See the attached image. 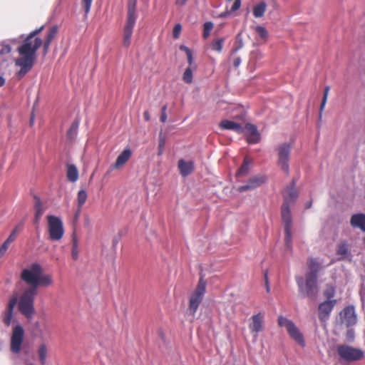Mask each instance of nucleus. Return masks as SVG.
<instances>
[{
  "instance_id": "f257e3e1",
  "label": "nucleus",
  "mask_w": 365,
  "mask_h": 365,
  "mask_svg": "<svg viewBox=\"0 0 365 365\" xmlns=\"http://www.w3.org/2000/svg\"><path fill=\"white\" fill-rule=\"evenodd\" d=\"M43 28L42 26L31 31L17 49L21 56L15 60V65L21 68L16 73L19 78H23L34 66L36 53L43 43L41 38L36 36L41 32Z\"/></svg>"
},
{
  "instance_id": "f03ea898",
  "label": "nucleus",
  "mask_w": 365,
  "mask_h": 365,
  "mask_svg": "<svg viewBox=\"0 0 365 365\" xmlns=\"http://www.w3.org/2000/svg\"><path fill=\"white\" fill-rule=\"evenodd\" d=\"M38 292L35 288H27L18 297L19 312L28 319H32L35 314L34 300Z\"/></svg>"
},
{
  "instance_id": "7ed1b4c3",
  "label": "nucleus",
  "mask_w": 365,
  "mask_h": 365,
  "mask_svg": "<svg viewBox=\"0 0 365 365\" xmlns=\"http://www.w3.org/2000/svg\"><path fill=\"white\" fill-rule=\"evenodd\" d=\"M137 0H129L128 3L127 19L123 28V44L125 47H128L131 43V37L133 28L138 19L136 13Z\"/></svg>"
},
{
  "instance_id": "20e7f679",
  "label": "nucleus",
  "mask_w": 365,
  "mask_h": 365,
  "mask_svg": "<svg viewBox=\"0 0 365 365\" xmlns=\"http://www.w3.org/2000/svg\"><path fill=\"white\" fill-rule=\"evenodd\" d=\"M296 282L299 287V292L302 297L315 299L319 292L317 277L306 275V280L302 276L296 277Z\"/></svg>"
},
{
  "instance_id": "39448f33",
  "label": "nucleus",
  "mask_w": 365,
  "mask_h": 365,
  "mask_svg": "<svg viewBox=\"0 0 365 365\" xmlns=\"http://www.w3.org/2000/svg\"><path fill=\"white\" fill-rule=\"evenodd\" d=\"M207 282L204 279L203 276H201L195 291L191 294L189 299V312L191 315L195 316L197 309L202 302L205 294L206 292Z\"/></svg>"
},
{
  "instance_id": "423d86ee",
  "label": "nucleus",
  "mask_w": 365,
  "mask_h": 365,
  "mask_svg": "<svg viewBox=\"0 0 365 365\" xmlns=\"http://www.w3.org/2000/svg\"><path fill=\"white\" fill-rule=\"evenodd\" d=\"M42 266L37 263H32L28 268H25L21 273V279L27 284L31 285L29 288H35L36 290V283L41 273H43Z\"/></svg>"
},
{
  "instance_id": "0eeeda50",
  "label": "nucleus",
  "mask_w": 365,
  "mask_h": 365,
  "mask_svg": "<svg viewBox=\"0 0 365 365\" xmlns=\"http://www.w3.org/2000/svg\"><path fill=\"white\" fill-rule=\"evenodd\" d=\"M278 324L281 327H285L290 337L299 345L302 347L305 346L306 344L302 333L292 320L283 316H279L278 317Z\"/></svg>"
},
{
  "instance_id": "6e6552de",
  "label": "nucleus",
  "mask_w": 365,
  "mask_h": 365,
  "mask_svg": "<svg viewBox=\"0 0 365 365\" xmlns=\"http://www.w3.org/2000/svg\"><path fill=\"white\" fill-rule=\"evenodd\" d=\"M282 218L284 226V242L286 247L288 250L292 249V218L290 211V205L287 204H282Z\"/></svg>"
},
{
  "instance_id": "1a4fd4ad",
  "label": "nucleus",
  "mask_w": 365,
  "mask_h": 365,
  "mask_svg": "<svg viewBox=\"0 0 365 365\" xmlns=\"http://www.w3.org/2000/svg\"><path fill=\"white\" fill-rule=\"evenodd\" d=\"M48 227L51 240L58 241L64 235V228L61 219L54 215H48Z\"/></svg>"
},
{
  "instance_id": "9d476101",
  "label": "nucleus",
  "mask_w": 365,
  "mask_h": 365,
  "mask_svg": "<svg viewBox=\"0 0 365 365\" xmlns=\"http://www.w3.org/2000/svg\"><path fill=\"white\" fill-rule=\"evenodd\" d=\"M24 336L25 331L21 324L13 327L10 340V350L13 354H19L21 352Z\"/></svg>"
},
{
  "instance_id": "9b49d317",
  "label": "nucleus",
  "mask_w": 365,
  "mask_h": 365,
  "mask_svg": "<svg viewBox=\"0 0 365 365\" xmlns=\"http://www.w3.org/2000/svg\"><path fill=\"white\" fill-rule=\"evenodd\" d=\"M292 150V145L289 143L280 144L277 148L278 155V165L282 170L287 174L289 172V160Z\"/></svg>"
},
{
  "instance_id": "f8f14e48",
  "label": "nucleus",
  "mask_w": 365,
  "mask_h": 365,
  "mask_svg": "<svg viewBox=\"0 0 365 365\" xmlns=\"http://www.w3.org/2000/svg\"><path fill=\"white\" fill-rule=\"evenodd\" d=\"M337 353L341 358L348 361H358L364 356L363 351L348 345L339 346Z\"/></svg>"
},
{
  "instance_id": "ddd939ff",
  "label": "nucleus",
  "mask_w": 365,
  "mask_h": 365,
  "mask_svg": "<svg viewBox=\"0 0 365 365\" xmlns=\"http://www.w3.org/2000/svg\"><path fill=\"white\" fill-rule=\"evenodd\" d=\"M336 302V300H324L319 304L318 317L320 322L325 323L329 320Z\"/></svg>"
},
{
  "instance_id": "4468645a",
  "label": "nucleus",
  "mask_w": 365,
  "mask_h": 365,
  "mask_svg": "<svg viewBox=\"0 0 365 365\" xmlns=\"http://www.w3.org/2000/svg\"><path fill=\"white\" fill-rule=\"evenodd\" d=\"M339 317L341 323L345 324L347 327H351L356 324L357 317L355 312V308L353 305H349L344 307L339 313Z\"/></svg>"
},
{
  "instance_id": "2eb2a0df",
  "label": "nucleus",
  "mask_w": 365,
  "mask_h": 365,
  "mask_svg": "<svg viewBox=\"0 0 365 365\" xmlns=\"http://www.w3.org/2000/svg\"><path fill=\"white\" fill-rule=\"evenodd\" d=\"M264 315L261 312L254 314L250 318L249 329L255 338L257 337L258 333L264 329Z\"/></svg>"
},
{
  "instance_id": "dca6fc26",
  "label": "nucleus",
  "mask_w": 365,
  "mask_h": 365,
  "mask_svg": "<svg viewBox=\"0 0 365 365\" xmlns=\"http://www.w3.org/2000/svg\"><path fill=\"white\" fill-rule=\"evenodd\" d=\"M297 197L298 192L296 189V181L293 180L291 184L286 187L283 192V204L290 205L297 200Z\"/></svg>"
},
{
  "instance_id": "f3484780",
  "label": "nucleus",
  "mask_w": 365,
  "mask_h": 365,
  "mask_svg": "<svg viewBox=\"0 0 365 365\" xmlns=\"http://www.w3.org/2000/svg\"><path fill=\"white\" fill-rule=\"evenodd\" d=\"M265 181L266 178L264 175H257L252 176L247 180L245 185L239 187L238 190L240 192H243L249 190H253L262 185Z\"/></svg>"
},
{
  "instance_id": "a211bd4d",
  "label": "nucleus",
  "mask_w": 365,
  "mask_h": 365,
  "mask_svg": "<svg viewBox=\"0 0 365 365\" xmlns=\"http://www.w3.org/2000/svg\"><path fill=\"white\" fill-rule=\"evenodd\" d=\"M18 302V295L16 294L11 296L9 300L8 307L4 312L3 322L6 326H9L11 324L13 315H14V309L15 306L17 304Z\"/></svg>"
},
{
  "instance_id": "6ab92c4d",
  "label": "nucleus",
  "mask_w": 365,
  "mask_h": 365,
  "mask_svg": "<svg viewBox=\"0 0 365 365\" xmlns=\"http://www.w3.org/2000/svg\"><path fill=\"white\" fill-rule=\"evenodd\" d=\"M245 128H246L247 131L248 132L247 141L250 143H258L260 140V135H259V133L257 130V128L256 127V125L251 124V123H247L245 125Z\"/></svg>"
},
{
  "instance_id": "aec40b11",
  "label": "nucleus",
  "mask_w": 365,
  "mask_h": 365,
  "mask_svg": "<svg viewBox=\"0 0 365 365\" xmlns=\"http://www.w3.org/2000/svg\"><path fill=\"white\" fill-rule=\"evenodd\" d=\"M350 224L353 227L359 228L365 232V214L357 213L351 216Z\"/></svg>"
},
{
  "instance_id": "412c9836",
  "label": "nucleus",
  "mask_w": 365,
  "mask_h": 365,
  "mask_svg": "<svg viewBox=\"0 0 365 365\" xmlns=\"http://www.w3.org/2000/svg\"><path fill=\"white\" fill-rule=\"evenodd\" d=\"M178 168L180 174L183 177H186L193 171L194 163L192 161H185L183 159H180L178 161Z\"/></svg>"
},
{
  "instance_id": "4be33fe9",
  "label": "nucleus",
  "mask_w": 365,
  "mask_h": 365,
  "mask_svg": "<svg viewBox=\"0 0 365 365\" xmlns=\"http://www.w3.org/2000/svg\"><path fill=\"white\" fill-rule=\"evenodd\" d=\"M220 127L222 130H231L237 132V133H242L243 132V128L240 123L229 120H224L221 121Z\"/></svg>"
},
{
  "instance_id": "5701e85b",
  "label": "nucleus",
  "mask_w": 365,
  "mask_h": 365,
  "mask_svg": "<svg viewBox=\"0 0 365 365\" xmlns=\"http://www.w3.org/2000/svg\"><path fill=\"white\" fill-rule=\"evenodd\" d=\"M131 157V150L130 148H125L117 158L115 163L112 166L114 169H118L130 159Z\"/></svg>"
},
{
  "instance_id": "b1692460",
  "label": "nucleus",
  "mask_w": 365,
  "mask_h": 365,
  "mask_svg": "<svg viewBox=\"0 0 365 365\" xmlns=\"http://www.w3.org/2000/svg\"><path fill=\"white\" fill-rule=\"evenodd\" d=\"M57 32H58L57 26H53L49 29L48 33L46 36V38L44 42H43V43H42L43 46L44 54H46L48 53L50 44H51V41L53 40V38H55Z\"/></svg>"
},
{
  "instance_id": "393cba45",
  "label": "nucleus",
  "mask_w": 365,
  "mask_h": 365,
  "mask_svg": "<svg viewBox=\"0 0 365 365\" xmlns=\"http://www.w3.org/2000/svg\"><path fill=\"white\" fill-rule=\"evenodd\" d=\"M308 267L309 271L306 274L307 276L317 277V274L320 269V263L317 260V259L310 257L308 259Z\"/></svg>"
},
{
  "instance_id": "a878e982",
  "label": "nucleus",
  "mask_w": 365,
  "mask_h": 365,
  "mask_svg": "<svg viewBox=\"0 0 365 365\" xmlns=\"http://www.w3.org/2000/svg\"><path fill=\"white\" fill-rule=\"evenodd\" d=\"M66 168V177L68 180L71 182H76L79 177L77 167L73 164H68Z\"/></svg>"
},
{
  "instance_id": "bb28decb",
  "label": "nucleus",
  "mask_w": 365,
  "mask_h": 365,
  "mask_svg": "<svg viewBox=\"0 0 365 365\" xmlns=\"http://www.w3.org/2000/svg\"><path fill=\"white\" fill-rule=\"evenodd\" d=\"M337 255L340 256L341 259H349L350 257L349 247L346 242H341L337 247Z\"/></svg>"
},
{
  "instance_id": "cd10ccee",
  "label": "nucleus",
  "mask_w": 365,
  "mask_h": 365,
  "mask_svg": "<svg viewBox=\"0 0 365 365\" xmlns=\"http://www.w3.org/2000/svg\"><path fill=\"white\" fill-rule=\"evenodd\" d=\"M53 284V278L51 274L41 273L36 283V289L39 286L49 287Z\"/></svg>"
},
{
  "instance_id": "c85d7f7f",
  "label": "nucleus",
  "mask_w": 365,
  "mask_h": 365,
  "mask_svg": "<svg viewBox=\"0 0 365 365\" xmlns=\"http://www.w3.org/2000/svg\"><path fill=\"white\" fill-rule=\"evenodd\" d=\"M267 9V4L264 1H260L256 4L252 9L253 16L255 18H261L264 16Z\"/></svg>"
},
{
  "instance_id": "c756f323",
  "label": "nucleus",
  "mask_w": 365,
  "mask_h": 365,
  "mask_svg": "<svg viewBox=\"0 0 365 365\" xmlns=\"http://www.w3.org/2000/svg\"><path fill=\"white\" fill-rule=\"evenodd\" d=\"M37 354L41 364L44 365L46 363V358L48 354V348L44 343H42L38 346Z\"/></svg>"
},
{
  "instance_id": "7c9ffc66",
  "label": "nucleus",
  "mask_w": 365,
  "mask_h": 365,
  "mask_svg": "<svg viewBox=\"0 0 365 365\" xmlns=\"http://www.w3.org/2000/svg\"><path fill=\"white\" fill-rule=\"evenodd\" d=\"M35 218H34V223L36 224L40 220L41 217H42L44 209L42 206L41 202L39 198L36 199L35 205Z\"/></svg>"
},
{
  "instance_id": "2f4dec72",
  "label": "nucleus",
  "mask_w": 365,
  "mask_h": 365,
  "mask_svg": "<svg viewBox=\"0 0 365 365\" xmlns=\"http://www.w3.org/2000/svg\"><path fill=\"white\" fill-rule=\"evenodd\" d=\"M79 123V121L76 120L73 121L71 125L67 132V137L70 140H73L76 138L78 133Z\"/></svg>"
},
{
  "instance_id": "473e14b6",
  "label": "nucleus",
  "mask_w": 365,
  "mask_h": 365,
  "mask_svg": "<svg viewBox=\"0 0 365 365\" xmlns=\"http://www.w3.org/2000/svg\"><path fill=\"white\" fill-rule=\"evenodd\" d=\"M24 225V221L21 220L12 230V232L10 233L9 236L8 237L7 240L10 241L11 242H13L16 238L17 233L20 232Z\"/></svg>"
},
{
  "instance_id": "72a5a7b5",
  "label": "nucleus",
  "mask_w": 365,
  "mask_h": 365,
  "mask_svg": "<svg viewBox=\"0 0 365 365\" xmlns=\"http://www.w3.org/2000/svg\"><path fill=\"white\" fill-rule=\"evenodd\" d=\"M224 42H225L224 38H220L213 40L210 45L211 48L213 51L220 53L222 50V46H223Z\"/></svg>"
},
{
  "instance_id": "f704fd0d",
  "label": "nucleus",
  "mask_w": 365,
  "mask_h": 365,
  "mask_svg": "<svg viewBox=\"0 0 365 365\" xmlns=\"http://www.w3.org/2000/svg\"><path fill=\"white\" fill-rule=\"evenodd\" d=\"M329 89H330L329 86H326L324 88L323 98H322V103H321V105H320V108H319V119L322 118V112H323V110L324 109V107H325L327 101V98H328Z\"/></svg>"
},
{
  "instance_id": "c9c22d12",
  "label": "nucleus",
  "mask_w": 365,
  "mask_h": 365,
  "mask_svg": "<svg viewBox=\"0 0 365 365\" xmlns=\"http://www.w3.org/2000/svg\"><path fill=\"white\" fill-rule=\"evenodd\" d=\"M78 241L76 235L72 238V250L71 255L73 259L76 260L78 258Z\"/></svg>"
},
{
  "instance_id": "e433bc0d",
  "label": "nucleus",
  "mask_w": 365,
  "mask_h": 365,
  "mask_svg": "<svg viewBox=\"0 0 365 365\" xmlns=\"http://www.w3.org/2000/svg\"><path fill=\"white\" fill-rule=\"evenodd\" d=\"M88 195L87 192L84 190H81L78 192L77 196V202H78V207H79V210L81 209L82 206L84 205L87 200Z\"/></svg>"
},
{
  "instance_id": "4c0bfd02",
  "label": "nucleus",
  "mask_w": 365,
  "mask_h": 365,
  "mask_svg": "<svg viewBox=\"0 0 365 365\" xmlns=\"http://www.w3.org/2000/svg\"><path fill=\"white\" fill-rule=\"evenodd\" d=\"M195 71L193 68L187 67L182 75V80L187 83H191L193 81L192 72Z\"/></svg>"
},
{
  "instance_id": "58836bf2",
  "label": "nucleus",
  "mask_w": 365,
  "mask_h": 365,
  "mask_svg": "<svg viewBox=\"0 0 365 365\" xmlns=\"http://www.w3.org/2000/svg\"><path fill=\"white\" fill-rule=\"evenodd\" d=\"M335 295V288L332 285H327V289L324 292V296L326 300H336L334 299Z\"/></svg>"
},
{
  "instance_id": "ea45409f",
  "label": "nucleus",
  "mask_w": 365,
  "mask_h": 365,
  "mask_svg": "<svg viewBox=\"0 0 365 365\" xmlns=\"http://www.w3.org/2000/svg\"><path fill=\"white\" fill-rule=\"evenodd\" d=\"M255 31L259 37L264 40H266L268 37V32L267 29L262 26H257L255 27Z\"/></svg>"
},
{
  "instance_id": "a19ab883",
  "label": "nucleus",
  "mask_w": 365,
  "mask_h": 365,
  "mask_svg": "<svg viewBox=\"0 0 365 365\" xmlns=\"http://www.w3.org/2000/svg\"><path fill=\"white\" fill-rule=\"evenodd\" d=\"M249 165H250L249 161L247 159H245L242 165H241V167L240 168V169L237 172V175H246L249 171Z\"/></svg>"
},
{
  "instance_id": "79ce46f5",
  "label": "nucleus",
  "mask_w": 365,
  "mask_h": 365,
  "mask_svg": "<svg viewBox=\"0 0 365 365\" xmlns=\"http://www.w3.org/2000/svg\"><path fill=\"white\" fill-rule=\"evenodd\" d=\"M213 28V24L211 21H207L204 24V28H203V36L204 38H207L210 34V31Z\"/></svg>"
},
{
  "instance_id": "37998d69",
  "label": "nucleus",
  "mask_w": 365,
  "mask_h": 365,
  "mask_svg": "<svg viewBox=\"0 0 365 365\" xmlns=\"http://www.w3.org/2000/svg\"><path fill=\"white\" fill-rule=\"evenodd\" d=\"M11 243V242L6 239L1 245V246L0 247V258L6 254L9 248V246Z\"/></svg>"
},
{
  "instance_id": "c03bdc74",
  "label": "nucleus",
  "mask_w": 365,
  "mask_h": 365,
  "mask_svg": "<svg viewBox=\"0 0 365 365\" xmlns=\"http://www.w3.org/2000/svg\"><path fill=\"white\" fill-rule=\"evenodd\" d=\"M263 58V54L262 53L257 49V50H255L253 51H252L251 53V59L252 60H255V61H258V60H260Z\"/></svg>"
},
{
  "instance_id": "a18cd8bd",
  "label": "nucleus",
  "mask_w": 365,
  "mask_h": 365,
  "mask_svg": "<svg viewBox=\"0 0 365 365\" xmlns=\"http://www.w3.org/2000/svg\"><path fill=\"white\" fill-rule=\"evenodd\" d=\"M182 30L180 24H176L173 28V35L175 38H178Z\"/></svg>"
},
{
  "instance_id": "49530a36",
  "label": "nucleus",
  "mask_w": 365,
  "mask_h": 365,
  "mask_svg": "<svg viewBox=\"0 0 365 365\" xmlns=\"http://www.w3.org/2000/svg\"><path fill=\"white\" fill-rule=\"evenodd\" d=\"M86 16L88 14L93 0H83Z\"/></svg>"
},
{
  "instance_id": "de8ad7c7",
  "label": "nucleus",
  "mask_w": 365,
  "mask_h": 365,
  "mask_svg": "<svg viewBox=\"0 0 365 365\" xmlns=\"http://www.w3.org/2000/svg\"><path fill=\"white\" fill-rule=\"evenodd\" d=\"M187 63L189 64L188 67L193 68L194 70H196L197 69V64L194 63V58H193L192 53L189 54V55H187Z\"/></svg>"
},
{
  "instance_id": "09e8293b",
  "label": "nucleus",
  "mask_w": 365,
  "mask_h": 365,
  "mask_svg": "<svg viewBox=\"0 0 365 365\" xmlns=\"http://www.w3.org/2000/svg\"><path fill=\"white\" fill-rule=\"evenodd\" d=\"M11 51V48L10 45L5 44V45H3L1 49L0 50V54L1 55L8 54Z\"/></svg>"
},
{
  "instance_id": "8fccbe9b",
  "label": "nucleus",
  "mask_w": 365,
  "mask_h": 365,
  "mask_svg": "<svg viewBox=\"0 0 365 365\" xmlns=\"http://www.w3.org/2000/svg\"><path fill=\"white\" fill-rule=\"evenodd\" d=\"M240 6H241V0H235L230 11L231 12L236 11L237 10H238L240 8Z\"/></svg>"
},
{
  "instance_id": "3c124183",
  "label": "nucleus",
  "mask_w": 365,
  "mask_h": 365,
  "mask_svg": "<svg viewBox=\"0 0 365 365\" xmlns=\"http://www.w3.org/2000/svg\"><path fill=\"white\" fill-rule=\"evenodd\" d=\"M243 47V43H242V41L241 39V38H240V44L237 45V47L234 48L232 51H231V54L230 56H233L235 53H236L239 50H240Z\"/></svg>"
},
{
  "instance_id": "603ef678",
  "label": "nucleus",
  "mask_w": 365,
  "mask_h": 365,
  "mask_svg": "<svg viewBox=\"0 0 365 365\" xmlns=\"http://www.w3.org/2000/svg\"><path fill=\"white\" fill-rule=\"evenodd\" d=\"M241 62H242L241 58L240 56H235L233 58V61H232L234 67L238 68L240 66V65L241 64Z\"/></svg>"
},
{
  "instance_id": "864d4df0",
  "label": "nucleus",
  "mask_w": 365,
  "mask_h": 365,
  "mask_svg": "<svg viewBox=\"0 0 365 365\" xmlns=\"http://www.w3.org/2000/svg\"><path fill=\"white\" fill-rule=\"evenodd\" d=\"M180 49L182 51H185L186 55H189L192 53V51L185 45H181L180 46Z\"/></svg>"
},
{
  "instance_id": "5fc2aeb1",
  "label": "nucleus",
  "mask_w": 365,
  "mask_h": 365,
  "mask_svg": "<svg viewBox=\"0 0 365 365\" xmlns=\"http://www.w3.org/2000/svg\"><path fill=\"white\" fill-rule=\"evenodd\" d=\"M264 278H265V286H266L267 292H269L270 287H269V284L268 277H267V272L264 274Z\"/></svg>"
},
{
  "instance_id": "6e6d98bb",
  "label": "nucleus",
  "mask_w": 365,
  "mask_h": 365,
  "mask_svg": "<svg viewBox=\"0 0 365 365\" xmlns=\"http://www.w3.org/2000/svg\"><path fill=\"white\" fill-rule=\"evenodd\" d=\"M165 142L163 139H160V143H159V154H161L163 153V148L164 146Z\"/></svg>"
},
{
  "instance_id": "4d7b16f0",
  "label": "nucleus",
  "mask_w": 365,
  "mask_h": 365,
  "mask_svg": "<svg viewBox=\"0 0 365 365\" xmlns=\"http://www.w3.org/2000/svg\"><path fill=\"white\" fill-rule=\"evenodd\" d=\"M232 12L230 11H226L225 12H222L220 14V17L221 18H225L227 16H228Z\"/></svg>"
},
{
  "instance_id": "13d9d810",
  "label": "nucleus",
  "mask_w": 365,
  "mask_h": 365,
  "mask_svg": "<svg viewBox=\"0 0 365 365\" xmlns=\"http://www.w3.org/2000/svg\"><path fill=\"white\" fill-rule=\"evenodd\" d=\"M187 0H176V4L180 6H184L187 3Z\"/></svg>"
},
{
  "instance_id": "bf43d9fd",
  "label": "nucleus",
  "mask_w": 365,
  "mask_h": 365,
  "mask_svg": "<svg viewBox=\"0 0 365 365\" xmlns=\"http://www.w3.org/2000/svg\"><path fill=\"white\" fill-rule=\"evenodd\" d=\"M167 120V114L166 113H161L160 115V121L163 123L166 122Z\"/></svg>"
},
{
  "instance_id": "052dcab7",
  "label": "nucleus",
  "mask_w": 365,
  "mask_h": 365,
  "mask_svg": "<svg viewBox=\"0 0 365 365\" xmlns=\"http://www.w3.org/2000/svg\"><path fill=\"white\" fill-rule=\"evenodd\" d=\"M144 118L146 121H148L150 120V114L148 110L145 111L143 113Z\"/></svg>"
},
{
  "instance_id": "680f3d73",
  "label": "nucleus",
  "mask_w": 365,
  "mask_h": 365,
  "mask_svg": "<svg viewBox=\"0 0 365 365\" xmlns=\"http://www.w3.org/2000/svg\"><path fill=\"white\" fill-rule=\"evenodd\" d=\"M312 201H311V200H310V201H308V202H307L305 203V207H306L307 209L310 208V207H312Z\"/></svg>"
},
{
  "instance_id": "e2e57ef3",
  "label": "nucleus",
  "mask_w": 365,
  "mask_h": 365,
  "mask_svg": "<svg viewBox=\"0 0 365 365\" xmlns=\"http://www.w3.org/2000/svg\"><path fill=\"white\" fill-rule=\"evenodd\" d=\"M4 83H5V79L2 76H0V87L4 86Z\"/></svg>"
},
{
  "instance_id": "0e129e2a",
  "label": "nucleus",
  "mask_w": 365,
  "mask_h": 365,
  "mask_svg": "<svg viewBox=\"0 0 365 365\" xmlns=\"http://www.w3.org/2000/svg\"><path fill=\"white\" fill-rule=\"evenodd\" d=\"M167 106H163L161 109V113H166Z\"/></svg>"
},
{
  "instance_id": "69168bd1",
  "label": "nucleus",
  "mask_w": 365,
  "mask_h": 365,
  "mask_svg": "<svg viewBox=\"0 0 365 365\" xmlns=\"http://www.w3.org/2000/svg\"><path fill=\"white\" fill-rule=\"evenodd\" d=\"M118 243V239H114L113 240V246L115 247L117 245V244Z\"/></svg>"
},
{
  "instance_id": "338daca9",
  "label": "nucleus",
  "mask_w": 365,
  "mask_h": 365,
  "mask_svg": "<svg viewBox=\"0 0 365 365\" xmlns=\"http://www.w3.org/2000/svg\"><path fill=\"white\" fill-rule=\"evenodd\" d=\"M353 334H354V331H353L352 330H349V331H348V335H349V336H353Z\"/></svg>"
},
{
  "instance_id": "774afa93",
  "label": "nucleus",
  "mask_w": 365,
  "mask_h": 365,
  "mask_svg": "<svg viewBox=\"0 0 365 365\" xmlns=\"http://www.w3.org/2000/svg\"><path fill=\"white\" fill-rule=\"evenodd\" d=\"M34 122V117L32 115L31 118L30 123H31V124H33Z\"/></svg>"
}]
</instances>
